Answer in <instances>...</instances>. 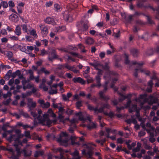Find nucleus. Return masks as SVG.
Masks as SVG:
<instances>
[{
	"mask_svg": "<svg viewBox=\"0 0 159 159\" xmlns=\"http://www.w3.org/2000/svg\"><path fill=\"white\" fill-rule=\"evenodd\" d=\"M76 116L78 117L79 120L83 121L81 126L83 127H87L88 129H90L95 128L97 126L96 124L91 122L90 117L87 115L86 113H83L80 112L75 114Z\"/></svg>",
	"mask_w": 159,
	"mask_h": 159,
	"instance_id": "nucleus-1",
	"label": "nucleus"
},
{
	"mask_svg": "<svg viewBox=\"0 0 159 159\" xmlns=\"http://www.w3.org/2000/svg\"><path fill=\"white\" fill-rule=\"evenodd\" d=\"M146 98V94L141 95L139 98H135V101L137 102L140 103L141 106L146 102L148 101L150 104H152L157 102L158 100V95L156 93L154 94L152 96H150L148 100Z\"/></svg>",
	"mask_w": 159,
	"mask_h": 159,
	"instance_id": "nucleus-2",
	"label": "nucleus"
},
{
	"mask_svg": "<svg viewBox=\"0 0 159 159\" xmlns=\"http://www.w3.org/2000/svg\"><path fill=\"white\" fill-rule=\"evenodd\" d=\"M29 109V111L30 112V114L34 117V126H36L38 124H40V109H38V116L37 118V114L34 110L36 106V103L35 102H32L29 103L28 104Z\"/></svg>",
	"mask_w": 159,
	"mask_h": 159,
	"instance_id": "nucleus-3",
	"label": "nucleus"
},
{
	"mask_svg": "<svg viewBox=\"0 0 159 159\" xmlns=\"http://www.w3.org/2000/svg\"><path fill=\"white\" fill-rule=\"evenodd\" d=\"M57 141L60 145L66 146L69 144V138L68 134L65 132L61 133Z\"/></svg>",
	"mask_w": 159,
	"mask_h": 159,
	"instance_id": "nucleus-4",
	"label": "nucleus"
},
{
	"mask_svg": "<svg viewBox=\"0 0 159 159\" xmlns=\"http://www.w3.org/2000/svg\"><path fill=\"white\" fill-rule=\"evenodd\" d=\"M143 128L144 129L146 130L148 133H150L151 136L149 138L150 141L152 143L154 142L155 141V139L152 136L153 134L154 131V128L151 126L150 124L149 123H148L147 124L146 127H143ZM155 131L157 133H159V128H157Z\"/></svg>",
	"mask_w": 159,
	"mask_h": 159,
	"instance_id": "nucleus-5",
	"label": "nucleus"
},
{
	"mask_svg": "<svg viewBox=\"0 0 159 159\" xmlns=\"http://www.w3.org/2000/svg\"><path fill=\"white\" fill-rule=\"evenodd\" d=\"M131 101H129L126 105V107H129V111L130 112L133 111H136V118L138 119L139 121H141V120L139 117V114L138 113L139 108L137 107L136 105H133L131 106Z\"/></svg>",
	"mask_w": 159,
	"mask_h": 159,
	"instance_id": "nucleus-6",
	"label": "nucleus"
},
{
	"mask_svg": "<svg viewBox=\"0 0 159 159\" xmlns=\"http://www.w3.org/2000/svg\"><path fill=\"white\" fill-rule=\"evenodd\" d=\"M15 133L17 134L18 135H16L15 134H13L10 135L8 138V140L10 141L14 140L15 142H18V143L20 144L21 143L19 141V139L23 136L20 134L21 131L19 129H16L15 130Z\"/></svg>",
	"mask_w": 159,
	"mask_h": 159,
	"instance_id": "nucleus-7",
	"label": "nucleus"
},
{
	"mask_svg": "<svg viewBox=\"0 0 159 159\" xmlns=\"http://www.w3.org/2000/svg\"><path fill=\"white\" fill-rule=\"evenodd\" d=\"M86 150H83L82 151V153L83 154H85L86 153V152L87 150H88L89 152H87L86 156L89 158H91L92 154V148L89 144L86 145Z\"/></svg>",
	"mask_w": 159,
	"mask_h": 159,
	"instance_id": "nucleus-8",
	"label": "nucleus"
},
{
	"mask_svg": "<svg viewBox=\"0 0 159 159\" xmlns=\"http://www.w3.org/2000/svg\"><path fill=\"white\" fill-rule=\"evenodd\" d=\"M91 65H93L94 67L98 70H101V69L103 68L105 69H107L109 68V66L107 65H106L105 66H103L99 62H96L94 63H92Z\"/></svg>",
	"mask_w": 159,
	"mask_h": 159,
	"instance_id": "nucleus-9",
	"label": "nucleus"
},
{
	"mask_svg": "<svg viewBox=\"0 0 159 159\" xmlns=\"http://www.w3.org/2000/svg\"><path fill=\"white\" fill-rule=\"evenodd\" d=\"M126 122L128 123H133L134 125V128L136 129H138L139 127V125L137 124V121L134 118L133 116L131 117V120H126Z\"/></svg>",
	"mask_w": 159,
	"mask_h": 159,
	"instance_id": "nucleus-10",
	"label": "nucleus"
},
{
	"mask_svg": "<svg viewBox=\"0 0 159 159\" xmlns=\"http://www.w3.org/2000/svg\"><path fill=\"white\" fill-rule=\"evenodd\" d=\"M101 75V74L100 72H99L98 73V75L96 76V80L97 81V85H93V86H97L99 87L101 86V84L99 83V82L100 80V75Z\"/></svg>",
	"mask_w": 159,
	"mask_h": 159,
	"instance_id": "nucleus-11",
	"label": "nucleus"
},
{
	"mask_svg": "<svg viewBox=\"0 0 159 159\" xmlns=\"http://www.w3.org/2000/svg\"><path fill=\"white\" fill-rule=\"evenodd\" d=\"M85 39V43L88 45L91 44L94 42L93 39L90 37H87Z\"/></svg>",
	"mask_w": 159,
	"mask_h": 159,
	"instance_id": "nucleus-12",
	"label": "nucleus"
},
{
	"mask_svg": "<svg viewBox=\"0 0 159 159\" xmlns=\"http://www.w3.org/2000/svg\"><path fill=\"white\" fill-rule=\"evenodd\" d=\"M73 80L74 82H79L82 84H84L85 83L84 81L80 77L74 78Z\"/></svg>",
	"mask_w": 159,
	"mask_h": 159,
	"instance_id": "nucleus-13",
	"label": "nucleus"
},
{
	"mask_svg": "<svg viewBox=\"0 0 159 159\" xmlns=\"http://www.w3.org/2000/svg\"><path fill=\"white\" fill-rule=\"evenodd\" d=\"M65 67L68 70H71L74 73H77L78 72V71L73 66H70L68 65H66Z\"/></svg>",
	"mask_w": 159,
	"mask_h": 159,
	"instance_id": "nucleus-14",
	"label": "nucleus"
},
{
	"mask_svg": "<svg viewBox=\"0 0 159 159\" xmlns=\"http://www.w3.org/2000/svg\"><path fill=\"white\" fill-rule=\"evenodd\" d=\"M15 34L18 36L20 35L21 34V28L19 25L16 26L15 31Z\"/></svg>",
	"mask_w": 159,
	"mask_h": 159,
	"instance_id": "nucleus-15",
	"label": "nucleus"
},
{
	"mask_svg": "<svg viewBox=\"0 0 159 159\" xmlns=\"http://www.w3.org/2000/svg\"><path fill=\"white\" fill-rule=\"evenodd\" d=\"M50 106V103L48 102L44 103L43 100H40V107H43L47 108L49 107Z\"/></svg>",
	"mask_w": 159,
	"mask_h": 159,
	"instance_id": "nucleus-16",
	"label": "nucleus"
},
{
	"mask_svg": "<svg viewBox=\"0 0 159 159\" xmlns=\"http://www.w3.org/2000/svg\"><path fill=\"white\" fill-rule=\"evenodd\" d=\"M45 22L48 24H51L53 25L55 24L53 19L50 17L47 18L45 20Z\"/></svg>",
	"mask_w": 159,
	"mask_h": 159,
	"instance_id": "nucleus-17",
	"label": "nucleus"
},
{
	"mask_svg": "<svg viewBox=\"0 0 159 159\" xmlns=\"http://www.w3.org/2000/svg\"><path fill=\"white\" fill-rule=\"evenodd\" d=\"M67 12H66L63 15V16L64 19L66 20H69L70 21L72 20V18L70 16H69L67 14Z\"/></svg>",
	"mask_w": 159,
	"mask_h": 159,
	"instance_id": "nucleus-18",
	"label": "nucleus"
},
{
	"mask_svg": "<svg viewBox=\"0 0 159 159\" xmlns=\"http://www.w3.org/2000/svg\"><path fill=\"white\" fill-rule=\"evenodd\" d=\"M14 146L15 147L16 151L17 152V155H20L21 152H20V148L19 147L18 145L17 144H14Z\"/></svg>",
	"mask_w": 159,
	"mask_h": 159,
	"instance_id": "nucleus-19",
	"label": "nucleus"
},
{
	"mask_svg": "<svg viewBox=\"0 0 159 159\" xmlns=\"http://www.w3.org/2000/svg\"><path fill=\"white\" fill-rule=\"evenodd\" d=\"M48 159H62V158H59L57 156H53L50 153L48 155Z\"/></svg>",
	"mask_w": 159,
	"mask_h": 159,
	"instance_id": "nucleus-20",
	"label": "nucleus"
},
{
	"mask_svg": "<svg viewBox=\"0 0 159 159\" xmlns=\"http://www.w3.org/2000/svg\"><path fill=\"white\" fill-rule=\"evenodd\" d=\"M41 33L43 37L46 36L48 33L47 28L45 27H44L43 29L42 30Z\"/></svg>",
	"mask_w": 159,
	"mask_h": 159,
	"instance_id": "nucleus-21",
	"label": "nucleus"
},
{
	"mask_svg": "<svg viewBox=\"0 0 159 159\" xmlns=\"http://www.w3.org/2000/svg\"><path fill=\"white\" fill-rule=\"evenodd\" d=\"M58 119L59 120L60 122H63V123H64L65 121L66 120H68V119L66 118L65 119H64L63 118V116L61 114H60L59 116L58 117Z\"/></svg>",
	"mask_w": 159,
	"mask_h": 159,
	"instance_id": "nucleus-22",
	"label": "nucleus"
},
{
	"mask_svg": "<svg viewBox=\"0 0 159 159\" xmlns=\"http://www.w3.org/2000/svg\"><path fill=\"white\" fill-rule=\"evenodd\" d=\"M30 35H32L35 38H37V35L36 34V31L34 30H32L30 32Z\"/></svg>",
	"mask_w": 159,
	"mask_h": 159,
	"instance_id": "nucleus-23",
	"label": "nucleus"
},
{
	"mask_svg": "<svg viewBox=\"0 0 159 159\" xmlns=\"http://www.w3.org/2000/svg\"><path fill=\"white\" fill-rule=\"evenodd\" d=\"M106 132H107V133L108 134H107V138H109V134L110 133H113L115 132V130H112L111 129H109V128H107L106 129Z\"/></svg>",
	"mask_w": 159,
	"mask_h": 159,
	"instance_id": "nucleus-24",
	"label": "nucleus"
},
{
	"mask_svg": "<svg viewBox=\"0 0 159 159\" xmlns=\"http://www.w3.org/2000/svg\"><path fill=\"white\" fill-rule=\"evenodd\" d=\"M54 8L55 10L58 11H60L61 7L59 5L57 4H55L54 5Z\"/></svg>",
	"mask_w": 159,
	"mask_h": 159,
	"instance_id": "nucleus-25",
	"label": "nucleus"
},
{
	"mask_svg": "<svg viewBox=\"0 0 159 159\" xmlns=\"http://www.w3.org/2000/svg\"><path fill=\"white\" fill-rule=\"evenodd\" d=\"M2 6L3 8H7L8 7V4L7 2L6 1H2L1 2Z\"/></svg>",
	"mask_w": 159,
	"mask_h": 159,
	"instance_id": "nucleus-26",
	"label": "nucleus"
},
{
	"mask_svg": "<svg viewBox=\"0 0 159 159\" xmlns=\"http://www.w3.org/2000/svg\"><path fill=\"white\" fill-rule=\"evenodd\" d=\"M11 95V93L10 91H8L7 93L4 94L3 95V97L4 98H6L8 97H10Z\"/></svg>",
	"mask_w": 159,
	"mask_h": 159,
	"instance_id": "nucleus-27",
	"label": "nucleus"
},
{
	"mask_svg": "<svg viewBox=\"0 0 159 159\" xmlns=\"http://www.w3.org/2000/svg\"><path fill=\"white\" fill-rule=\"evenodd\" d=\"M26 40L29 42H32L34 39V38L30 36L27 35L25 36Z\"/></svg>",
	"mask_w": 159,
	"mask_h": 159,
	"instance_id": "nucleus-28",
	"label": "nucleus"
},
{
	"mask_svg": "<svg viewBox=\"0 0 159 159\" xmlns=\"http://www.w3.org/2000/svg\"><path fill=\"white\" fill-rule=\"evenodd\" d=\"M57 122V119L56 118H55L53 120H48V122L49 123V125L51 124H56Z\"/></svg>",
	"mask_w": 159,
	"mask_h": 159,
	"instance_id": "nucleus-29",
	"label": "nucleus"
},
{
	"mask_svg": "<svg viewBox=\"0 0 159 159\" xmlns=\"http://www.w3.org/2000/svg\"><path fill=\"white\" fill-rule=\"evenodd\" d=\"M8 4L9 5V6L11 8L14 7L15 6L14 2L12 0L9 1Z\"/></svg>",
	"mask_w": 159,
	"mask_h": 159,
	"instance_id": "nucleus-30",
	"label": "nucleus"
},
{
	"mask_svg": "<svg viewBox=\"0 0 159 159\" xmlns=\"http://www.w3.org/2000/svg\"><path fill=\"white\" fill-rule=\"evenodd\" d=\"M13 54L12 52L8 51L7 52V56L9 59H10L11 58L13 57Z\"/></svg>",
	"mask_w": 159,
	"mask_h": 159,
	"instance_id": "nucleus-31",
	"label": "nucleus"
},
{
	"mask_svg": "<svg viewBox=\"0 0 159 159\" xmlns=\"http://www.w3.org/2000/svg\"><path fill=\"white\" fill-rule=\"evenodd\" d=\"M12 71L11 70H9L7 72L5 76L6 77H8V79H9L10 77H11Z\"/></svg>",
	"mask_w": 159,
	"mask_h": 159,
	"instance_id": "nucleus-32",
	"label": "nucleus"
},
{
	"mask_svg": "<svg viewBox=\"0 0 159 159\" xmlns=\"http://www.w3.org/2000/svg\"><path fill=\"white\" fill-rule=\"evenodd\" d=\"M70 139L71 140V143L72 144H74L76 143L74 141L76 140L77 138H76L75 136H72L71 137Z\"/></svg>",
	"mask_w": 159,
	"mask_h": 159,
	"instance_id": "nucleus-33",
	"label": "nucleus"
},
{
	"mask_svg": "<svg viewBox=\"0 0 159 159\" xmlns=\"http://www.w3.org/2000/svg\"><path fill=\"white\" fill-rule=\"evenodd\" d=\"M21 26L23 31H24L25 32H27L28 28L27 25H26L22 24L21 25Z\"/></svg>",
	"mask_w": 159,
	"mask_h": 159,
	"instance_id": "nucleus-34",
	"label": "nucleus"
},
{
	"mask_svg": "<svg viewBox=\"0 0 159 159\" xmlns=\"http://www.w3.org/2000/svg\"><path fill=\"white\" fill-rule=\"evenodd\" d=\"M148 86L150 88V89H148L147 91L148 92H150L151 91V87L152 85V80H150L148 83Z\"/></svg>",
	"mask_w": 159,
	"mask_h": 159,
	"instance_id": "nucleus-35",
	"label": "nucleus"
},
{
	"mask_svg": "<svg viewBox=\"0 0 159 159\" xmlns=\"http://www.w3.org/2000/svg\"><path fill=\"white\" fill-rule=\"evenodd\" d=\"M57 93V90L56 89L54 90L52 89V88H51L49 92V93L50 94H54L56 93Z\"/></svg>",
	"mask_w": 159,
	"mask_h": 159,
	"instance_id": "nucleus-36",
	"label": "nucleus"
},
{
	"mask_svg": "<svg viewBox=\"0 0 159 159\" xmlns=\"http://www.w3.org/2000/svg\"><path fill=\"white\" fill-rule=\"evenodd\" d=\"M9 38L11 39L14 41H17L18 40V38L17 37L13 36H11Z\"/></svg>",
	"mask_w": 159,
	"mask_h": 159,
	"instance_id": "nucleus-37",
	"label": "nucleus"
},
{
	"mask_svg": "<svg viewBox=\"0 0 159 159\" xmlns=\"http://www.w3.org/2000/svg\"><path fill=\"white\" fill-rule=\"evenodd\" d=\"M17 9L18 12V13H17L18 14H17L18 15H19L20 14L22 13V9L20 8V7H19L18 6H17Z\"/></svg>",
	"mask_w": 159,
	"mask_h": 159,
	"instance_id": "nucleus-38",
	"label": "nucleus"
},
{
	"mask_svg": "<svg viewBox=\"0 0 159 159\" xmlns=\"http://www.w3.org/2000/svg\"><path fill=\"white\" fill-rule=\"evenodd\" d=\"M11 101V98H9L7 99L5 101L4 103L6 105H8L9 104Z\"/></svg>",
	"mask_w": 159,
	"mask_h": 159,
	"instance_id": "nucleus-39",
	"label": "nucleus"
},
{
	"mask_svg": "<svg viewBox=\"0 0 159 159\" xmlns=\"http://www.w3.org/2000/svg\"><path fill=\"white\" fill-rule=\"evenodd\" d=\"M138 52V51L137 50L134 49L131 52L134 56H137Z\"/></svg>",
	"mask_w": 159,
	"mask_h": 159,
	"instance_id": "nucleus-40",
	"label": "nucleus"
},
{
	"mask_svg": "<svg viewBox=\"0 0 159 159\" xmlns=\"http://www.w3.org/2000/svg\"><path fill=\"white\" fill-rule=\"evenodd\" d=\"M72 54L75 57H77L79 58H82V56L76 53H72Z\"/></svg>",
	"mask_w": 159,
	"mask_h": 159,
	"instance_id": "nucleus-41",
	"label": "nucleus"
},
{
	"mask_svg": "<svg viewBox=\"0 0 159 159\" xmlns=\"http://www.w3.org/2000/svg\"><path fill=\"white\" fill-rule=\"evenodd\" d=\"M54 76L53 75H52L50 77V79H51V81L48 83V84L51 85L52 84L53 81L54 79Z\"/></svg>",
	"mask_w": 159,
	"mask_h": 159,
	"instance_id": "nucleus-42",
	"label": "nucleus"
},
{
	"mask_svg": "<svg viewBox=\"0 0 159 159\" xmlns=\"http://www.w3.org/2000/svg\"><path fill=\"white\" fill-rule=\"evenodd\" d=\"M131 156L132 157H142V155L141 154H138L137 155H136V154L135 153H133L131 154Z\"/></svg>",
	"mask_w": 159,
	"mask_h": 159,
	"instance_id": "nucleus-43",
	"label": "nucleus"
},
{
	"mask_svg": "<svg viewBox=\"0 0 159 159\" xmlns=\"http://www.w3.org/2000/svg\"><path fill=\"white\" fill-rule=\"evenodd\" d=\"M1 34L3 35H6L7 34V31L5 29H2L1 30Z\"/></svg>",
	"mask_w": 159,
	"mask_h": 159,
	"instance_id": "nucleus-44",
	"label": "nucleus"
},
{
	"mask_svg": "<svg viewBox=\"0 0 159 159\" xmlns=\"http://www.w3.org/2000/svg\"><path fill=\"white\" fill-rule=\"evenodd\" d=\"M19 155H17H17H16L14 154V153H13L11 156V157L13 159H18Z\"/></svg>",
	"mask_w": 159,
	"mask_h": 159,
	"instance_id": "nucleus-45",
	"label": "nucleus"
},
{
	"mask_svg": "<svg viewBox=\"0 0 159 159\" xmlns=\"http://www.w3.org/2000/svg\"><path fill=\"white\" fill-rule=\"evenodd\" d=\"M36 91H37L36 89L35 88H33V89H32L31 91L28 92V94L29 95H30L32 93H35L36 92Z\"/></svg>",
	"mask_w": 159,
	"mask_h": 159,
	"instance_id": "nucleus-46",
	"label": "nucleus"
},
{
	"mask_svg": "<svg viewBox=\"0 0 159 159\" xmlns=\"http://www.w3.org/2000/svg\"><path fill=\"white\" fill-rule=\"evenodd\" d=\"M25 136L28 138L30 137V132L29 131H25Z\"/></svg>",
	"mask_w": 159,
	"mask_h": 159,
	"instance_id": "nucleus-47",
	"label": "nucleus"
},
{
	"mask_svg": "<svg viewBox=\"0 0 159 159\" xmlns=\"http://www.w3.org/2000/svg\"><path fill=\"white\" fill-rule=\"evenodd\" d=\"M1 40L2 43H6L7 42L8 39L7 38L4 37L2 38Z\"/></svg>",
	"mask_w": 159,
	"mask_h": 159,
	"instance_id": "nucleus-48",
	"label": "nucleus"
},
{
	"mask_svg": "<svg viewBox=\"0 0 159 159\" xmlns=\"http://www.w3.org/2000/svg\"><path fill=\"white\" fill-rule=\"evenodd\" d=\"M40 156V151H36L34 154V157H37Z\"/></svg>",
	"mask_w": 159,
	"mask_h": 159,
	"instance_id": "nucleus-49",
	"label": "nucleus"
},
{
	"mask_svg": "<svg viewBox=\"0 0 159 159\" xmlns=\"http://www.w3.org/2000/svg\"><path fill=\"white\" fill-rule=\"evenodd\" d=\"M65 29V27L64 26L63 27H59L58 28V30H57V31H61Z\"/></svg>",
	"mask_w": 159,
	"mask_h": 159,
	"instance_id": "nucleus-50",
	"label": "nucleus"
},
{
	"mask_svg": "<svg viewBox=\"0 0 159 159\" xmlns=\"http://www.w3.org/2000/svg\"><path fill=\"white\" fill-rule=\"evenodd\" d=\"M14 82V80L13 78L10 79L8 82V84L9 85H11Z\"/></svg>",
	"mask_w": 159,
	"mask_h": 159,
	"instance_id": "nucleus-51",
	"label": "nucleus"
},
{
	"mask_svg": "<svg viewBox=\"0 0 159 159\" xmlns=\"http://www.w3.org/2000/svg\"><path fill=\"white\" fill-rule=\"evenodd\" d=\"M61 105V104L58 103V104H55L53 103V106L55 108H58L59 107V106Z\"/></svg>",
	"mask_w": 159,
	"mask_h": 159,
	"instance_id": "nucleus-52",
	"label": "nucleus"
},
{
	"mask_svg": "<svg viewBox=\"0 0 159 159\" xmlns=\"http://www.w3.org/2000/svg\"><path fill=\"white\" fill-rule=\"evenodd\" d=\"M40 72H44L45 74H48V71L47 70H45L44 68H42L40 69Z\"/></svg>",
	"mask_w": 159,
	"mask_h": 159,
	"instance_id": "nucleus-53",
	"label": "nucleus"
},
{
	"mask_svg": "<svg viewBox=\"0 0 159 159\" xmlns=\"http://www.w3.org/2000/svg\"><path fill=\"white\" fill-rule=\"evenodd\" d=\"M19 16L20 19L22 20L23 22L25 23H27V20L24 18L22 16L19 15Z\"/></svg>",
	"mask_w": 159,
	"mask_h": 159,
	"instance_id": "nucleus-54",
	"label": "nucleus"
},
{
	"mask_svg": "<svg viewBox=\"0 0 159 159\" xmlns=\"http://www.w3.org/2000/svg\"><path fill=\"white\" fill-rule=\"evenodd\" d=\"M145 133L143 131H141L139 133V136H143L145 135Z\"/></svg>",
	"mask_w": 159,
	"mask_h": 159,
	"instance_id": "nucleus-55",
	"label": "nucleus"
},
{
	"mask_svg": "<svg viewBox=\"0 0 159 159\" xmlns=\"http://www.w3.org/2000/svg\"><path fill=\"white\" fill-rule=\"evenodd\" d=\"M52 2H47L46 4V6L47 7H49L52 5Z\"/></svg>",
	"mask_w": 159,
	"mask_h": 159,
	"instance_id": "nucleus-56",
	"label": "nucleus"
},
{
	"mask_svg": "<svg viewBox=\"0 0 159 159\" xmlns=\"http://www.w3.org/2000/svg\"><path fill=\"white\" fill-rule=\"evenodd\" d=\"M76 107L78 108H79L81 106V103L80 102H78L76 103Z\"/></svg>",
	"mask_w": 159,
	"mask_h": 159,
	"instance_id": "nucleus-57",
	"label": "nucleus"
},
{
	"mask_svg": "<svg viewBox=\"0 0 159 159\" xmlns=\"http://www.w3.org/2000/svg\"><path fill=\"white\" fill-rule=\"evenodd\" d=\"M78 119H76L74 118L70 121V122L71 123H76L78 122Z\"/></svg>",
	"mask_w": 159,
	"mask_h": 159,
	"instance_id": "nucleus-58",
	"label": "nucleus"
},
{
	"mask_svg": "<svg viewBox=\"0 0 159 159\" xmlns=\"http://www.w3.org/2000/svg\"><path fill=\"white\" fill-rule=\"evenodd\" d=\"M117 142L119 143H122L123 142V139L121 138H120L117 139Z\"/></svg>",
	"mask_w": 159,
	"mask_h": 159,
	"instance_id": "nucleus-59",
	"label": "nucleus"
},
{
	"mask_svg": "<svg viewBox=\"0 0 159 159\" xmlns=\"http://www.w3.org/2000/svg\"><path fill=\"white\" fill-rule=\"evenodd\" d=\"M42 42L44 44V45L45 46H46L47 45L48 43V42L47 40H46V39H44V40H42Z\"/></svg>",
	"mask_w": 159,
	"mask_h": 159,
	"instance_id": "nucleus-60",
	"label": "nucleus"
},
{
	"mask_svg": "<svg viewBox=\"0 0 159 159\" xmlns=\"http://www.w3.org/2000/svg\"><path fill=\"white\" fill-rule=\"evenodd\" d=\"M9 11L16 13V14H18L17 12L15 10L12 8L11 7L10 8Z\"/></svg>",
	"mask_w": 159,
	"mask_h": 159,
	"instance_id": "nucleus-61",
	"label": "nucleus"
},
{
	"mask_svg": "<svg viewBox=\"0 0 159 159\" xmlns=\"http://www.w3.org/2000/svg\"><path fill=\"white\" fill-rule=\"evenodd\" d=\"M29 78L30 79V80H34L35 77L34 76L33 74H30Z\"/></svg>",
	"mask_w": 159,
	"mask_h": 159,
	"instance_id": "nucleus-62",
	"label": "nucleus"
},
{
	"mask_svg": "<svg viewBox=\"0 0 159 159\" xmlns=\"http://www.w3.org/2000/svg\"><path fill=\"white\" fill-rule=\"evenodd\" d=\"M16 75L19 76L21 74V71L19 70H16L15 72Z\"/></svg>",
	"mask_w": 159,
	"mask_h": 159,
	"instance_id": "nucleus-63",
	"label": "nucleus"
},
{
	"mask_svg": "<svg viewBox=\"0 0 159 159\" xmlns=\"http://www.w3.org/2000/svg\"><path fill=\"white\" fill-rule=\"evenodd\" d=\"M5 84V81L3 79L0 80V84L2 85H3Z\"/></svg>",
	"mask_w": 159,
	"mask_h": 159,
	"instance_id": "nucleus-64",
	"label": "nucleus"
}]
</instances>
